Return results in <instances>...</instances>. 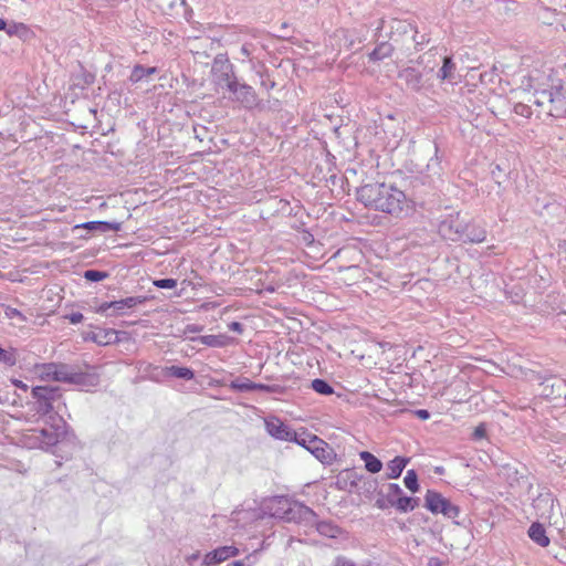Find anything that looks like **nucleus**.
<instances>
[{
  "label": "nucleus",
  "instance_id": "nucleus-38",
  "mask_svg": "<svg viewBox=\"0 0 566 566\" xmlns=\"http://www.w3.org/2000/svg\"><path fill=\"white\" fill-rule=\"evenodd\" d=\"M405 486L412 493H417L420 490L419 478L416 470H408L403 478Z\"/></svg>",
  "mask_w": 566,
  "mask_h": 566
},
{
  "label": "nucleus",
  "instance_id": "nucleus-35",
  "mask_svg": "<svg viewBox=\"0 0 566 566\" xmlns=\"http://www.w3.org/2000/svg\"><path fill=\"white\" fill-rule=\"evenodd\" d=\"M97 333H101V336L93 338V342L98 345H108L118 342V332L113 328H101Z\"/></svg>",
  "mask_w": 566,
  "mask_h": 566
},
{
  "label": "nucleus",
  "instance_id": "nucleus-9",
  "mask_svg": "<svg viewBox=\"0 0 566 566\" xmlns=\"http://www.w3.org/2000/svg\"><path fill=\"white\" fill-rule=\"evenodd\" d=\"M228 91L232 94V101L242 104L245 108H254L259 105V99L255 90L239 81H232L228 85Z\"/></svg>",
  "mask_w": 566,
  "mask_h": 566
},
{
  "label": "nucleus",
  "instance_id": "nucleus-56",
  "mask_svg": "<svg viewBox=\"0 0 566 566\" xmlns=\"http://www.w3.org/2000/svg\"><path fill=\"white\" fill-rule=\"evenodd\" d=\"M82 80L85 85H91L95 81V75L88 71H83L82 73Z\"/></svg>",
  "mask_w": 566,
  "mask_h": 566
},
{
  "label": "nucleus",
  "instance_id": "nucleus-10",
  "mask_svg": "<svg viewBox=\"0 0 566 566\" xmlns=\"http://www.w3.org/2000/svg\"><path fill=\"white\" fill-rule=\"evenodd\" d=\"M71 365L63 363H45L35 365V370L42 380L65 382L69 378Z\"/></svg>",
  "mask_w": 566,
  "mask_h": 566
},
{
  "label": "nucleus",
  "instance_id": "nucleus-39",
  "mask_svg": "<svg viewBox=\"0 0 566 566\" xmlns=\"http://www.w3.org/2000/svg\"><path fill=\"white\" fill-rule=\"evenodd\" d=\"M108 275L106 271L90 269L84 272L83 277L90 282L96 283L105 280Z\"/></svg>",
  "mask_w": 566,
  "mask_h": 566
},
{
  "label": "nucleus",
  "instance_id": "nucleus-30",
  "mask_svg": "<svg viewBox=\"0 0 566 566\" xmlns=\"http://www.w3.org/2000/svg\"><path fill=\"white\" fill-rule=\"evenodd\" d=\"M437 77L441 81H448L454 83L455 80V63L452 56H444L442 60V66L437 73Z\"/></svg>",
  "mask_w": 566,
  "mask_h": 566
},
{
  "label": "nucleus",
  "instance_id": "nucleus-32",
  "mask_svg": "<svg viewBox=\"0 0 566 566\" xmlns=\"http://www.w3.org/2000/svg\"><path fill=\"white\" fill-rule=\"evenodd\" d=\"M359 458L364 462L365 469L369 473L375 474V473H378V472L381 471V469H382L381 460L378 459L376 455H374L371 452H369V451H360L359 452Z\"/></svg>",
  "mask_w": 566,
  "mask_h": 566
},
{
  "label": "nucleus",
  "instance_id": "nucleus-34",
  "mask_svg": "<svg viewBox=\"0 0 566 566\" xmlns=\"http://www.w3.org/2000/svg\"><path fill=\"white\" fill-rule=\"evenodd\" d=\"M258 384L253 382L249 378H235L229 385L230 389L238 392L258 391Z\"/></svg>",
  "mask_w": 566,
  "mask_h": 566
},
{
  "label": "nucleus",
  "instance_id": "nucleus-52",
  "mask_svg": "<svg viewBox=\"0 0 566 566\" xmlns=\"http://www.w3.org/2000/svg\"><path fill=\"white\" fill-rule=\"evenodd\" d=\"M275 82L269 77V75L261 74V86L266 91H270L275 87Z\"/></svg>",
  "mask_w": 566,
  "mask_h": 566
},
{
  "label": "nucleus",
  "instance_id": "nucleus-18",
  "mask_svg": "<svg viewBox=\"0 0 566 566\" xmlns=\"http://www.w3.org/2000/svg\"><path fill=\"white\" fill-rule=\"evenodd\" d=\"M417 35V29L409 22L403 20H394L390 25V41L396 45L400 44V39Z\"/></svg>",
  "mask_w": 566,
  "mask_h": 566
},
{
  "label": "nucleus",
  "instance_id": "nucleus-8",
  "mask_svg": "<svg viewBox=\"0 0 566 566\" xmlns=\"http://www.w3.org/2000/svg\"><path fill=\"white\" fill-rule=\"evenodd\" d=\"M266 432L276 440L296 443L300 432L290 424L284 423L280 418L272 416L264 420Z\"/></svg>",
  "mask_w": 566,
  "mask_h": 566
},
{
  "label": "nucleus",
  "instance_id": "nucleus-49",
  "mask_svg": "<svg viewBox=\"0 0 566 566\" xmlns=\"http://www.w3.org/2000/svg\"><path fill=\"white\" fill-rule=\"evenodd\" d=\"M438 153H439V147L434 143V156L430 159V161L428 164V169L432 170L433 172H438L434 169V166L439 167V165H440V157L438 156Z\"/></svg>",
  "mask_w": 566,
  "mask_h": 566
},
{
  "label": "nucleus",
  "instance_id": "nucleus-14",
  "mask_svg": "<svg viewBox=\"0 0 566 566\" xmlns=\"http://www.w3.org/2000/svg\"><path fill=\"white\" fill-rule=\"evenodd\" d=\"M239 553V548L233 545L219 546L205 555L202 564L205 566H214L231 557L238 556Z\"/></svg>",
  "mask_w": 566,
  "mask_h": 566
},
{
  "label": "nucleus",
  "instance_id": "nucleus-58",
  "mask_svg": "<svg viewBox=\"0 0 566 566\" xmlns=\"http://www.w3.org/2000/svg\"><path fill=\"white\" fill-rule=\"evenodd\" d=\"M229 329L232 332H235L238 334H242L243 332V325L240 322H231L228 325Z\"/></svg>",
  "mask_w": 566,
  "mask_h": 566
},
{
  "label": "nucleus",
  "instance_id": "nucleus-44",
  "mask_svg": "<svg viewBox=\"0 0 566 566\" xmlns=\"http://www.w3.org/2000/svg\"><path fill=\"white\" fill-rule=\"evenodd\" d=\"M154 285L158 289L171 290L177 286V280L171 277L158 279L154 281Z\"/></svg>",
  "mask_w": 566,
  "mask_h": 566
},
{
  "label": "nucleus",
  "instance_id": "nucleus-13",
  "mask_svg": "<svg viewBox=\"0 0 566 566\" xmlns=\"http://www.w3.org/2000/svg\"><path fill=\"white\" fill-rule=\"evenodd\" d=\"M0 31H6L9 36H17L23 42L30 41L35 36L33 30L22 22L10 21L0 18Z\"/></svg>",
  "mask_w": 566,
  "mask_h": 566
},
{
  "label": "nucleus",
  "instance_id": "nucleus-20",
  "mask_svg": "<svg viewBox=\"0 0 566 566\" xmlns=\"http://www.w3.org/2000/svg\"><path fill=\"white\" fill-rule=\"evenodd\" d=\"M486 240V230L475 222L467 221L460 242L481 243Z\"/></svg>",
  "mask_w": 566,
  "mask_h": 566
},
{
  "label": "nucleus",
  "instance_id": "nucleus-42",
  "mask_svg": "<svg viewBox=\"0 0 566 566\" xmlns=\"http://www.w3.org/2000/svg\"><path fill=\"white\" fill-rule=\"evenodd\" d=\"M258 391L282 395L285 391V387L277 384H258Z\"/></svg>",
  "mask_w": 566,
  "mask_h": 566
},
{
  "label": "nucleus",
  "instance_id": "nucleus-48",
  "mask_svg": "<svg viewBox=\"0 0 566 566\" xmlns=\"http://www.w3.org/2000/svg\"><path fill=\"white\" fill-rule=\"evenodd\" d=\"M205 329L203 325L199 324H188L185 326L182 334L190 340V334H198Z\"/></svg>",
  "mask_w": 566,
  "mask_h": 566
},
{
  "label": "nucleus",
  "instance_id": "nucleus-25",
  "mask_svg": "<svg viewBox=\"0 0 566 566\" xmlns=\"http://www.w3.org/2000/svg\"><path fill=\"white\" fill-rule=\"evenodd\" d=\"M379 483L376 478L364 476L360 474V481L358 482L356 493L364 495L367 499H371L378 490Z\"/></svg>",
  "mask_w": 566,
  "mask_h": 566
},
{
  "label": "nucleus",
  "instance_id": "nucleus-4",
  "mask_svg": "<svg viewBox=\"0 0 566 566\" xmlns=\"http://www.w3.org/2000/svg\"><path fill=\"white\" fill-rule=\"evenodd\" d=\"M296 444L306 449L323 464H332L336 459L334 449L323 439L315 434L307 432L304 428L300 431V437Z\"/></svg>",
  "mask_w": 566,
  "mask_h": 566
},
{
  "label": "nucleus",
  "instance_id": "nucleus-60",
  "mask_svg": "<svg viewBox=\"0 0 566 566\" xmlns=\"http://www.w3.org/2000/svg\"><path fill=\"white\" fill-rule=\"evenodd\" d=\"M6 314L8 317L18 316V317H21L22 319H24V316L22 315V313L17 308L8 307Z\"/></svg>",
  "mask_w": 566,
  "mask_h": 566
},
{
  "label": "nucleus",
  "instance_id": "nucleus-61",
  "mask_svg": "<svg viewBox=\"0 0 566 566\" xmlns=\"http://www.w3.org/2000/svg\"><path fill=\"white\" fill-rule=\"evenodd\" d=\"M428 566H443L442 562L438 557H431L428 562Z\"/></svg>",
  "mask_w": 566,
  "mask_h": 566
},
{
  "label": "nucleus",
  "instance_id": "nucleus-37",
  "mask_svg": "<svg viewBox=\"0 0 566 566\" xmlns=\"http://www.w3.org/2000/svg\"><path fill=\"white\" fill-rule=\"evenodd\" d=\"M311 388L323 396H331L334 394V388L329 385V382L322 378H315L311 382Z\"/></svg>",
  "mask_w": 566,
  "mask_h": 566
},
{
  "label": "nucleus",
  "instance_id": "nucleus-40",
  "mask_svg": "<svg viewBox=\"0 0 566 566\" xmlns=\"http://www.w3.org/2000/svg\"><path fill=\"white\" fill-rule=\"evenodd\" d=\"M385 493L387 495V499H388L390 505H391V503H394L396 501V499H399L400 496H402L405 494L402 489L400 488V485L397 483H389L387 485V492H385Z\"/></svg>",
  "mask_w": 566,
  "mask_h": 566
},
{
  "label": "nucleus",
  "instance_id": "nucleus-51",
  "mask_svg": "<svg viewBox=\"0 0 566 566\" xmlns=\"http://www.w3.org/2000/svg\"><path fill=\"white\" fill-rule=\"evenodd\" d=\"M112 310L113 311V301H109V302H103L101 303L97 307H96V313L98 314H105L108 316V311Z\"/></svg>",
  "mask_w": 566,
  "mask_h": 566
},
{
  "label": "nucleus",
  "instance_id": "nucleus-21",
  "mask_svg": "<svg viewBox=\"0 0 566 566\" xmlns=\"http://www.w3.org/2000/svg\"><path fill=\"white\" fill-rule=\"evenodd\" d=\"M532 379L539 381V385L543 387L541 395L546 398L554 396L556 394L555 388H560L563 385L560 379L554 378L546 373L543 374L542 371L534 373Z\"/></svg>",
  "mask_w": 566,
  "mask_h": 566
},
{
  "label": "nucleus",
  "instance_id": "nucleus-26",
  "mask_svg": "<svg viewBox=\"0 0 566 566\" xmlns=\"http://www.w3.org/2000/svg\"><path fill=\"white\" fill-rule=\"evenodd\" d=\"M408 463L409 458L402 455L395 457L387 463L386 478L389 480L398 479Z\"/></svg>",
  "mask_w": 566,
  "mask_h": 566
},
{
  "label": "nucleus",
  "instance_id": "nucleus-41",
  "mask_svg": "<svg viewBox=\"0 0 566 566\" xmlns=\"http://www.w3.org/2000/svg\"><path fill=\"white\" fill-rule=\"evenodd\" d=\"M552 95V88L551 90H543V91H536L534 94V104L537 106H544L546 103H549Z\"/></svg>",
  "mask_w": 566,
  "mask_h": 566
},
{
  "label": "nucleus",
  "instance_id": "nucleus-59",
  "mask_svg": "<svg viewBox=\"0 0 566 566\" xmlns=\"http://www.w3.org/2000/svg\"><path fill=\"white\" fill-rule=\"evenodd\" d=\"M11 382L12 385L18 388V389H21L23 391H28L29 389V386L27 384H24L22 380L20 379H17V378H12L11 379Z\"/></svg>",
  "mask_w": 566,
  "mask_h": 566
},
{
  "label": "nucleus",
  "instance_id": "nucleus-17",
  "mask_svg": "<svg viewBox=\"0 0 566 566\" xmlns=\"http://www.w3.org/2000/svg\"><path fill=\"white\" fill-rule=\"evenodd\" d=\"M360 474L355 469H346L338 473L335 481V486L338 490L346 492H356Z\"/></svg>",
  "mask_w": 566,
  "mask_h": 566
},
{
  "label": "nucleus",
  "instance_id": "nucleus-53",
  "mask_svg": "<svg viewBox=\"0 0 566 566\" xmlns=\"http://www.w3.org/2000/svg\"><path fill=\"white\" fill-rule=\"evenodd\" d=\"M71 324H78L84 319V315L81 312H72L65 316Z\"/></svg>",
  "mask_w": 566,
  "mask_h": 566
},
{
  "label": "nucleus",
  "instance_id": "nucleus-24",
  "mask_svg": "<svg viewBox=\"0 0 566 566\" xmlns=\"http://www.w3.org/2000/svg\"><path fill=\"white\" fill-rule=\"evenodd\" d=\"M528 537L541 547H547L551 543L545 526L539 522H533L527 531Z\"/></svg>",
  "mask_w": 566,
  "mask_h": 566
},
{
  "label": "nucleus",
  "instance_id": "nucleus-28",
  "mask_svg": "<svg viewBox=\"0 0 566 566\" xmlns=\"http://www.w3.org/2000/svg\"><path fill=\"white\" fill-rule=\"evenodd\" d=\"M420 504V499L415 496H409L403 494L399 499H396L394 503H391V507H394L399 513H409L418 507Z\"/></svg>",
  "mask_w": 566,
  "mask_h": 566
},
{
  "label": "nucleus",
  "instance_id": "nucleus-57",
  "mask_svg": "<svg viewBox=\"0 0 566 566\" xmlns=\"http://www.w3.org/2000/svg\"><path fill=\"white\" fill-rule=\"evenodd\" d=\"M413 415L420 420H428L430 418V412L427 409H416Z\"/></svg>",
  "mask_w": 566,
  "mask_h": 566
},
{
  "label": "nucleus",
  "instance_id": "nucleus-43",
  "mask_svg": "<svg viewBox=\"0 0 566 566\" xmlns=\"http://www.w3.org/2000/svg\"><path fill=\"white\" fill-rule=\"evenodd\" d=\"M496 67L493 66L492 69L484 71L480 74V81L482 84H494L496 82L497 77Z\"/></svg>",
  "mask_w": 566,
  "mask_h": 566
},
{
  "label": "nucleus",
  "instance_id": "nucleus-29",
  "mask_svg": "<svg viewBox=\"0 0 566 566\" xmlns=\"http://www.w3.org/2000/svg\"><path fill=\"white\" fill-rule=\"evenodd\" d=\"M218 64H221L222 66L221 74L219 76V84L224 83L226 87L228 88L229 83H231L232 81H239L234 74L233 65L231 63H229L227 60L222 61L219 56H217L213 61V69Z\"/></svg>",
  "mask_w": 566,
  "mask_h": 566
},
{
  "label": "nucleus",
  "instance_id": "nucleus-47",
  "mask_svg": "<svg viewBox=\"0 0 566 566\" xmlns=\"http://www.w3.org/2000/svg\"><path fill=\"white\" fill-rule=\"evenodd\" d=\"M410 41L413 42L415 50L420 51L422 50L423 45L429 42V39L427 34H419V32L417 31V35L411 36Z\"/></svg>",
  "mask_w": 566,
  "mask_h": 566
},
{
  "label": "nucleus",
  "instance_id": "nucleus-62",
  "mask_svg": "<svg viewBox=\"0 0 566 566\" xmlns=\"http://www.w3.org/2000/svg\"><path fill=\"white\" fill-rule=\"evenodd\" d=\"M303 239L306 243H312L314 241V237L310 231H304Z\"/></svg>",
  "mask_w": 566,
  "mask_h": 566
},
{
  "label": "nucleus",
  "instance_id": "nucleus-46",
  "mask_svg": "<svg viewBox=\"0 0 566 566\" xmlns=\"http://www.w3.org/2000/svg\"><path fill=\"white\" fill-rule=\"evenodd\" d=\"M376 494L378 496L376 502H375V506L377 509L386 510V509L391 507V505L389 504V501L387 499V495H386V493L382 490H379Z\"/></svg>",
  "mask_w": 566,
  "mask_h": 566
},
{
  "label": "nucleus",
  "instance_id": "nucleus-6",
  "mask_svg": "<svg viewBox=\"0 0 566 566\" xmlns=\"http://www.w3.org/2000/svg\"><path fill=\"white\" fill-rule=\"evenodd\" d=\"M431 71L432 69L426 71L415 66H406L399 70L398 78L403 83L407 91L420 93L427 87L429 81L427 75Z\"/></svg>",
  "mask_w": 566,
  "mask_h": 566
},
{
  "label": "nucleus",
  "instance_id": "nucleus-22",
  "mask_svg": "<svg viewBox=\"0 0 566 566\" xmlns=\"http://www.w3.org/2000/svg\"><path fill=\"white\" fill-rule=\"evenodd\" d=\"M231 337L226 334H219V335H202V336H196L190 337V340L193 343H200L208 347L213 348H222L230 344Z\"/></svg>",
  "mask_w": 566,
  "mask_h": 566
},
{
  "label": "nucleus",
  "instance_id": "nucleus-12",
  "mask_svg": "<svg viewBox=\"0 0 566 566\" xmlns=\"http://www.w3.org/2000/svg\"><path fill=\"white\" fill-rule=\"evenodd\" d=\"M547 114L555 118L566 117V87L553 86Z\"/></svg>",
  "mask_w": 566,
  "mask_h": 566
},
{
  "label": "nucleus",
  "instance_id": "nucleus-2",
  "mask_svg": "<svg viewBox=\"0 0 566 566\" xmlns=\"http://www.w3.org/2000/svg\"><path fill=\"white\" fill-rule=\"evenodd\" d=\"M38 440L41 449L51 450L59 443H62L70 439V436H74L70 431V427L66 421L59 415L54 413L49 416L45 421V426L38 430Z\"/></svg>",
  "mask_w": 566,
  "mask_h": 566
},
{
  "label": "nucleus",
  "instance_id": "nucleus-33",
  "mask_svg": "<svg viewBox=\"0 0 566 566\" xmlns=\"http://www.w3.org/2000/svg\"><path fill=\"white\" fill-rule=\"evenodd\" d=\"M158 69L156 66H144L142 64H136L133 67L129 80L132 83H137L142 81L144 77L156 74Z\"/></svg>",
  "mask_w": 566,
  "mask_h": 566
},
{
  "label": "nucleus",
  "instance_id": "nucleus-23",
  "mask_svg": "<svg viewBox=\"0 0 566 566\" xmlns=\"http://www.w3.org/2000/svg\"><path fill=\"white\" fill-rule=\"evenodd\" d=\"M318 534L328 538H338L344 534V531L333 521H317L313 520V523Z\"/></svg>",
  "mask_w": 566,
  "mask_h": 566
},
{
  "label": "nucleus",
  "instance_id": "nucleus-3",
  "mask_svg": "<svg viewBox=\"0 0 566 566\" xmlns=\"http://www.w3.org/2000/svg\"><path fill=\"white\" fill-rule=\"evenodd\" d=\"M33 398V410L42 416L54 415V403L62 398V390L57 386H34L31 389Z\"/></svg>",
  "mask_w": 566,
  "mask_h": 566
},
{
  "label": "nucleus",
  "instance_id": "nucleus-5",
  "mask_svg": "<svg viewBox=\"0 0 566 566\" xmlns=\"http://www.w3.org/2000/svg\"><path fill=\"white\" fill-rule=\"evenodd\" d=\"M424 507L432 514H442L447 518H455L460 514V507L453 504L436 490H427L424 494Z\"/></svg>",
  "mask_w": 566,
  "mask_h": 566
},
{
  "label": "nucleus",
  "instance_id": "nucleus-50",
  "mask_svg": "<svg viewBox=\"0 0 566 566\" xmlns=\"http://www.w3.org/2000/svg\"><path fill=\"white\" fill-rule=\"evenodd\" d=\"M486 437V427L484 423H480L474 428L473 438L480 440Z\"/></svg>",
  "mask_w": 566,
  "mask_h": 566
},
{
  "label": "nucleus",
  "instance_id": "nucleus-31",
  "mask_svg": "<svg viewBox=\"0 0 566 566\" xmlns=\"http://www.w3.org/2000/svg\"><path fill=\"white\" fill-rule=\"evenodd\" d=\"M164 375L184 380H192L195 378V370L185 366L171 365L165 367Z\"/></svg>",
  "mask_w": 566,
  "mask_h": 566
},
{
  "label": "nucleus",
  "instance_id": "nucleus-64",
  "mask_svg": "<svg viewBox=\"0 0 566 566\" xmlns=\"http://www.w3.org/2000/svg\"><path fill=\"white\" fill-rule=\"evenodd\" d=\"M227 566H244V564L241 560H234L229 563Z\"/></svg>",
  "mask_w": 566,
  "mask_h": 566
},
{
  "label": "nucleus",
  "instance_id": "nucleus-1",
  "mask_svg": "<svg viewBox=\"0 0 566 566\" xmlns=\"http://www.w3.org/2000/svg\"><path fill=\"white\" fill-rule=\"evenodd\" d=\"M356 199L365 208L403 218L413 210V201L390 181L365 184L356 189Z\"/></svg>",
  "mask_w": 566,
  "mask_h": 566
},
{
  "label": "nucleus",
  "instance_id": "nucleus-55",
  "mask_svg": "<svg viewBox=\"0 0 566 566\" xmlns=\"http://www.w3.org/2000/svg\"><path fill=\"white\" fill-rule=\"evenodd\" d=\"M335 566H356V564L346 557L338 556L335 559Z\"/></svg>",
  "mask_w": 566,
  "mask_h": 566
},
{
  "label": "nucleus",
  "instance_id": "nucleus-16",
  "mask_svg": "<svg viewBox=\"0 0 566 566\" xmlns=\"http://www.w3.org/2000/svg\"><path fill=\"white\" fill-rule=\"evenodd\" d=\"M122 229V223L117 221H87L80 224L74 226L73 231L76 232L78 230H86L88 232H117Z\"/></svg>",
  "mask_w": 566,
  "mask_h": 566
},
{
  "label": "nucleus",
  "instance_id": "nucleus-27",
  "mask_svg": "<svg viewBox=\"0 0 566 566\" xmlns=\"http://www.w3.org/2000/svg\"><path fill=\"white\" fill-rule=\"evenodd\" d=\"M394 42L382 41L376 45V48L368 54V59L371 62L382 61L386 57L391 56L394 49Z\"/></svg>",
  "mask_w": 566,
  "mask_h": 566
},
{
  "label": "nucleus",
  "instance_id": "nucleus-15",
  "mask_svg": "<svg viewBox=\"0 0 566 566\" xmlns=\"http://www.w3.org/2000/svg\"><path fill=\"white\" fill-rule=\"evenodd\" d=\"M148 301L147 296H128L117 301H113V312L108 316H123L138 305H143Z\"/></svg>",
  "mask_w": 566,
  "mask_h": 566
},
{
  "label": "nucleus",
  "instance_id": "nucleus-63",
  "mask_svg": "<svg viewBox=\"0 0 566 566\" xmlns=\"http://www.w3.org/2000/svg\"><path fill=\"white\" fill-rule=\"evenodd\" d=\"M433 472L438 475H443L446 470L443 467H434Z\"/></svg>",
  "mask_w": 566,
  "mask_h": 566
},
{
  "label": "nucleus",
  "instance_id": "nucleus-45",
  "mask_svg": "<svg viewBox=\"0 0 566 566\" xmlns=\"http://www.w3.org/2000/svg\"><path fill=\"white\" fill-rule=\"evenodd\" d=\"M513 112L522 116L524 118H530L532 116V108L531 106L524 104V103H516L513 107Z\"/></svg>",
  "mask_w": 566,
  "mask_h": 566
},
{
  "label": "nucleus",
  "instance_id": "nucleus-19",
  "mask_svg": "<svg viewBox=\"0 0 566 566\" xmlns=\"http://www.w3.org/2000/svg\"><path fill=\"white\" fill-rule=\"evenodd\" d=\"M98 382L99 377L97 374L75 370V368L71 366L66 384L77 385L81 387H95Z\"/></svg>",
  "mask_w": 566,
  "mask_h": 566
},
{
  "label": "nucleus",
  "instance_id": "nucleus-11",
  "mask_svg": "<svg viewBox=\"0 0 566 566\" xmlns=\"http://www.w3.org/2000/svg\"><path fill=\"white\" fill-rule=\"evenodd\" d=\"M283 518L286 522L312 524L316 513L307 505L295 501L284 511Z\"/></svg>",
  "mask_w": 566,
  "mask_h": 566
},
{
  "label": "nucleus",
  "instance_id": "nucleus-7",
  "mask_svg": "<svg viewBox=\"0 0 566 566\" xmlns=\"http://www.w3.org/2000/svg\"><path fill=\"white\" fill-rule=\"evenodd\" d=\"M465 222L460 212H452L439 222L438 232L444 240L460 242Z\"/></svg>",
  "mask_w": 566,
  "mask_h": 566
},
{
  "label": "nucleus",
  "instance_id": "nucleus-36",
  "mask_svg": "<svg viewBox=\"0 0 566 566\" xmlns=\"http://www.w3.org/2000/svg\"><path fill=\"white\" fill-rule=\"evenodd\" d=\"M18 361V350L14 347L3 348L0 346V363L7 367L15 366Z\"/></svg>",
  "mask_w": 566,
  "mask_h": 566
},
{
  "label": "nucleus",
  "instance_id": "nucleus-54",
  "mask_svg": "<svg viewBox=\"0 0 566 566\" xmlns=\"http://www.w3.org/2000/svg\"><path fill=\"white\" fill-rule=\"evenodd\" d=\"M503 169L501 168V166L497 164L494 166V168L491 170V175H492V178L494 179V181L497 184V185H501V176L503 174Z\"/></svg>",
  "mask_w": 566,
  "mask_h": 566
}]
</instances>
